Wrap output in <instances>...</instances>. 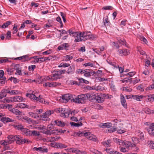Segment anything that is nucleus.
I'll return each instance as SVG.
<instances>
[{"mask_svg":"<svg viewBox=\"0 0 154 154\" xmlns=\"http://www.w3.org/2000/svg\"><path fill=\"white\" fill-rule=\"evenodd\" d=\"M43 86L45 87H53V86H52V82H47L45 83L43 85Z\"/></svg>","mask_w":154,"mask_h":154,"instance_id":"obj_62","label":"nucleus"},{"mask_svg":"<svg viewBox=\"0 0 154 154\" xmlns=\"http://www.w3.org/2000/svg\"><path fill=\"white\" fill-rule=\"evenodd\" d=\"M70 124L71 126L77 127L82 126L83 125L82 123L81 122L79 123H76L75 122H71L70 123Z\"/></svg>","mask_w":154,"mask_h":154,"instance_id":"obj_35","label":"nucleus"},{"mask_svg":"<svg viewBox=\"0 0 154 154\" xmlns=\"http://www.w3.org/2000/svg\"><path fill=\"white\" fill-rule=\"evenodd\" d=\"M2 145L6 146L8 144L11 143V142L9 141L8 140H2Z\"/></svg>","mask_w":154,"mask_h":154,"instance_id":"obj_52","label":"nucleus"},{"mask_svg":"<svg viewBox=\"0 0 154 154\" xmlns=\"http://www.w3.org/2000/svg\"><path fill=\"white\" fill-rule=\"evenodd\" d=\"M85 71L81 69H78L76 71V73L77 74H83L84 73Z\"/></svg>","mask_w":154,"mask_h":154,"instance_id":"obj_64","label":"nucleus"},{"mask_svg":"<svg viewBox=\"0 0 154 154\" xmlns=\"http://www.w3.org/2000/svg\"><path fill=\"white\" fill-rule=\"evenodd\" d=\"M135 74L136 72H131L127 74H125L124 75L127 76L128 77L127 78H128V80L130 82L132 79L131 77L135 75Z\"/></svg>","mask_w":154,"mask_h":154,"instance_id":"obj_19","label":"nucleus"},{"mask_svg":"<svg viewBox=\"0 0 154 154\" xmlns=\"http://www.w3.org/2000/svg\"><path fill=\"white\" fill-rule=\"evenodd\" d=\"M113 9V8L111 6H107L103 7L102 9L104 10H112Z\"/></svg>","mask_w":154,"mask_h":154,"instance_id":"obj_51","label":"nucleus"},{"mask_svg":"<svg viewBox=\"0 0 154 154\" xmlns=\"http://www.w3.org/2000/svg\"><path fill=\"white\" fill-rule=\"evenodd\" d=\"M72 152H74L76 154H85L86 153V152L85 151H82L75 148H73Z\"/></svg>","mask_w":154,"mask_h":154,"instance_id":"obj_25","label":"nucleus"},{"mask_svg":"<svg viewBox=\"0 0 154 154\" xmlns=\"http://www.w3.org/2000/svg\"><path fill=\"white\" fill-rule=\"evenodd\" d=\"M67 147V146L66 145L60 143H57V148L63 149L66 148Z\"/></svg>","mask_w":154,"mask_h":154,"instance_id":"obj_33","label":"nucleus"},{"mask_svg":"<svg viewBox=\"0 0 154 154\" xmlns=\"http://www.w3.org/2000/svg\"><path fill=\"white\" fill-rule=\"evenodd\" d=\"M51 72L53 74L52 75L53 77H54L55 80L60 78V76L61 75V73L60 70H54L53 71H52Z\"/></svg>","mask_w":154,"mask_h":154,"instance_id":"obj_9","label":"nucleus"},{"mask_svg":"<svg viewBox=\"0 0 154 154\" xmlns=\"http://www.w3.org/2000/svg\"><path fill=\"white\" fill-rule=\"evenodd\" d=\"M119 42L120 44H121L122 45L125 46L126 47L128 48L129 47L128 44L127 43V42L124 39H120V40H119Z\"/></svg>","mask_w":154,"mask_h":154,"instance_id":"obj_31","label":"nucleus"},{"mask_svg":"<svg viewBox=\"0 0 154 154\" xmlns=\"http://www.w3.org/2000/svg\"><path fill=\"white\" fill-rule=\"evenodd\" d=\"M94 37L91 32H81L79 34L78 36H77L74 40L75 42L81 41H84L88 39H93Z\"/></svg>","mask_w":154,"mask_h":154,"instance_id":"obj_1","label":"nucleus"},{"mask_svg":"<svg viewBox=\"0 0 154 154\" xmlns=\"http://www.w3.org/2000/svg\"><path fill=\"white\" fill-rule=\"evenodd\" d=\"M148 145L151 149H154V142L152 140L148 141Z\"/></svg>","mask_w":154,"mask_h":154,"instance_id":"obj_43","label":"nucleus"},{"mask_svg":"<svg viewBox=\"0 0 154 154\" xmlns=\"http://www.w3.org/2000/svg\"><path fill=\"white\" fill-rule=\"evenodd\" d=\"M18 106L21 108H29V106L28 105L24 103L18 104Z\"/></svg>","mask_w":154,"mask_h":154,"instance_id":"obj_41","label":"nucleus"},{"mask_svg":"<svg viewBox=\"0 0 154 154\" xmlns=\"http://www.w3.org/2000/svg\"><path fill=\"white\" fill-rule=\"evenodd\" d=\"M50 80L52 81L55 80V79H54V77H53L52 75H49L48 76L44 77L43 79H42V82H43L44 81Z\"/></svg>","mask_w":154,"mask_h":154,"instance_id":"obj_23","label":"nucleus"},{"mask_svg":"<svg viewBox=\"0 0 154 154\" xmlns=\"http://www.w3.org/2000/svg\"><path fill=\"white\" fill-rule=\"evenodd\" d=\"M120 151L123 152H128L129 149H127L126 147H119Z\"/></svg>","mask_w":154,"mask_h":154,"instance_id":"obj_57","label":"nucleus"},{"mask_svg":"<svg viewBox=\"0 0 154 154\" xmlns=\"http://www.w3.org/2000/svg\"><path fill=\"white\" fill-rule=\"evenodd\" d=\"M102 87L100 85L96 86V85L94 87V89L96 91H102L103 90Z\"/></svg>","mask_w":154,"mask_h":154,"instance_id":"obj_54","label":"nucleus"},{"mask_svg":"<svg viewBox=\"0 0 154 154\" xmlns=\"http://www.w3.org/2000/svg\"><path fill=\"white\" fill-rule=\"evenodd\" d=\"M16 136V135H11L8 136L7 138L9 140L8 141L11 142H11H14V141H15Z\"/></svg>","mask_w":154,"mask_h":154,"instance_id":"obj_30","label":"nucleus"},{"mask_svg":"<svg viewBox=\"0 0 154 154\" xmlns=\"http://www.w3.org/2000/svg\"><path fill=\"white\" fill-rule=\"evenodd\" d=\"M54 122L58 126L63 127L65 126V123L62 121L57 120L55 121Z\"/></svg>","mask_w":154,"mask_h":154,"instance_id":"obj_29","label":"nucleus"},{"mask_svg":"<svg viewBox=\"0 0 154 154\" xmlns=\"http://www.w3.org/2000/svg\"><path fill=\"white\" fill-rule=\"evenodd\" d=\"M143 111L146 114H154V110H151L148 108H145Z\"/></svg>","mask_w":154,"mask_h":154,"instance_id":"obj_27","label":"nucleus"},{"mask_svg":"<svg viewBox=\"0 0 154 154\" xmlns=\"http://www.w3.org/2000/svg\"><path fill=\"white\" fill-rule=\"evenodd\" d=\"M36 101L42 103H45V101L44 100L43 98L41 97L40 95L37 96V99H36Z\"/></svg>","mask_w":154,"mask_h":154,"instance_id":"obj_40","label":"nucleus"},{"mask_svg":"<svg viewBox=\"0 0 154 154\" xmlns=\"http://www.w3.org/2000/svg\"><path fill=\"white\" fill-rule=\"evenodd\" d=\"M22 61L25 62L27 61L29 59V56L28 55H24L22 56Z\"/></svg>","mask_w":154,"mask_h":154,"instance_id":"obj_46","label":"nucleus"},{"mask_svg":"<svg viewBox=\"0 0 154 154\" xmlns=\"http://www.w3.org/2000/svg\"><path fill=\"white\" fill-rule=\"evenodd\" d=\"M17 66H19V65H16L15 66V69L16 70L17 72L18 75H22L21 71V69H19L18 68H17Z\"/></svg>","mask_w":154,"mask_h":154,"instance_id":"obj_49","label":"nucleus"},{"mask_svg":"<svg viewBox=\"0 0 154 154\" xmlns=\"http://www.w3.org/2000/svg\"><path fill=\"white\" fill-rule=\"evenodd\" d=\"M110 143V140H107V141H104L102 143V144L106 147H109L111 145Z\"/></svg>","mask_w":154,"mask_h":154,"instance_id":"obj_38","label":"nucleus"},{"mask_svg":"<svg viewBox=\"0 0 154 154\" xmlns=\"http://www.w3.org/2000/svg\"><path fill=\"white\" fill-rule=\"evenodd\" d=\"M54 113V111L53 110H48L43 114L42 117L43 118H46V120L48 121L50 120V119L48 118V117L52 114H53Z\"/></svg>","mask_w":154,"mask_h":154,"instance_id":"obj_8","label":"nucleus"},{"mask_svg":"<svg viewBox=\"0 0 154 154\" xmlns=\"http://www.w3.org/2000/svg\"><path fill=\"white\" fill-rule=\"evenodd\" d=\"M28 114L30 117L34 119H36L37 117H38V116L36 113L32 112H29Z\"/></svg>","mask_w":154,"mask_h":154,"instance_id":"obj_36","label":"nucleus"},{"mask_svg":"<svg viewBox=\"0 0 154 154\" xmlns=\"http://www.w3.org/2000/svg\"><path fill=\"white\" fill-rule=\"evenodd\" d=\"M33 150L42 152H48V149L47 148H43L41 147L37 148L35 147L33 148Z\"/></svg>","mask_w":154,"mask_h":154,"instance_id":"obj_20","label":"nucleus"},{"mask_svg":"<svg viewBox=\"0 0 154 154\" xmlns=\"http://www.w3.org/2000/svg\"><path fill=\"white\" fill-rule=\"evenodd\" d=\"M73 58V57L69 55H67L64 57V60L65 61H69Z\"/></svg>","mask_w":154,"mask_h":154,"instance_id":"obj_42","label":"nucleus"},{"mask_svg":"<svg viewBox=\"0 0 154 154\" xmlns=\"http://www.w3.org/2000/svg\"><path fill=\"white\" fill-rule=\"evenodd\" d=\"M11 23V22L9 21H8L6 23L3 24V25L2 26V27L3 28H5L8 26Z\"/></svg>","mask_w":154,"mask_h":154,"instance_id":"obj_50","label":"nucleus"},{"mask_svg":"<svg viewBox=\"0 0 154 154\" xmlns=\"http://www.w3.org/2000/svg\"><path fill=\"white\" fill-rule=\"evenodd\" d=\"M1 120L2 122L5 123V122H12L14 121V119H11L8 117H3L1 119Z\"/></svg>","mask_w":154,"mask_h":154,"instance_id":"obj_17","label":"nucleus"},{"mask_svg":"<svg viewBox=\"0 0 154 154\" xmlns=\"http://www.w3.org/2000/svg\"><path fill=\"white\" fill-rule=\"evenodd\" d=\"M96 100L99 103H102L103 101V98H101L100 97H99L97 95V98Z\"/></svg>","mask_w":154,"mask_h":154,"instance_id":"obj_48","label":"nucleus"},{"mask_svg":"<svg viewBox=\"0 0 154 154\" xmlns=\"http://www.w3.org/2000/svg\"><path fill=\"white\" fill-rule=\"evenodd\" d=\"M83 66L85 67H87L89 66L90 67H93L94 66V64L90 62H88L83 64Z\"/></svg>","mask_w":154,"mask_h":154,"instance_id":"obj_44","label":"nucleus"},{"mask_svg":"<svg viewBox=\"0 0 154 154\" xmlns=\"http://www.w3.org/2000/svg\"><path fill=\"white\" fill-rule=\"evenodd\" d=\"M31 136H32V135L35 136H37L39 135V132L36 131H31Z\"/></svg>","mask_w":154,"mask_h":154,"instance_id":"obj_53","label":"nucleus"},{"mask_svg":"<svg viewBox=\"0 0 154 154\" xmlns=\"http://www.w3.org/2000/svg\"><path fill=\"white\" fill-rule=\"evenodd\" d=\"M15 141L17 144L19 145H21L26 143H28L30 142L26 139H23L21 136L20 135H16Z\"/></svg>","mask_w":154,"mask_h":154,"instance_id":"obj_6","label":"nucleus"},{"mask_svg":"<svg viewBox=\"0 0 154 154\" xmlns=\"http://www.w3.org/2000/svg\"><path fill=\"white\" fill-rule=\"evenodd\" d=\"M84 136L90 140H92L96 142L97 140V138L95 135L91 134L90 132H86L84 134Z\"/></svg>","mask_w":154,"mask_h":154,"instance_id":"obj_7","label":"nucleus"},{"mask_svg":"<svg viewBox=\"0 0 154 154\" xmlns=\"http://www.w3.org/2000/svg\"><path fill=\"white\" fill-rule=\"evenodd\" d=\"M14 127L16 129H17L18 130H21L22 131L23 129H24V128L22 125L20 124L18 125H14Z\"/></svg>","mask_w":154,"mask_h":154,"instance_id":"obj_39","label":"nucleus"},{"mask_svg":"<svg viewBox=\"0 0 154 154\" xmlns=\"http://www.w3.org/2000/svg\"><path fill=\"white\" fill-rule=\"evenodd\" d=\"M87 99L86 94L78 95L77 97L73 99V102L78 103L84 104Z\"/></svg>","mask_w":154,"mask_h":154,"instance_id":"obj_3","label":"nucleus"},{"mask_svg":"<svg viewBox=\"0 0 154 154\" xmlns=\"http://www.w3.org/2000/svg\"><path fill=\"white\" fill-rule=\"evenodd\" d=\"M33 93H34V92H33ZM37 94H38L37 93H32L31 94L26 93V97L29 98L31 100L35 101L36 100V99H37Z\"/></svg>","mask_w":154,"mask_h":154,"instance_id":"obj_10","label":"nucleus"},{"mask_svg":"<svg viewBox=\"0 0 154 154\" xmlns=\"http://www.w3.org/2000/svg\"><path fill=\"white\" fill-rule=\"evenodd\" d=\"M68 47V45L67 44L64 43L59 46L57 48V49L58 50H62L64 49H65L67 50V48Z\"/></svg>","mask_w":154,"mask_h":154,"instance_id":"obj_22","label":"nucleus"},{"mask_svg":"<svg viewBox=\"0 0 154 154\" xmlns=\"http://www.w3.org/2000/svg\"><path fill=\"white\" fill-rule=\"evenodd\" d=\"M60 138V137H48L46 138H45V140L47 142H53L57 141Z\"/></svg>","mask_w":154,"mask_h":154,"instance_id":"obj_15","label":"nucleus"},{"mask_svg":"<svg viewBox=\"0 0 154 154\" xmlns=\"http://www.w3.org/2000/svg\"><path fill=\"white\" fill-rule=\"evenodd\" d=\"M57 129L55 128L53 129H49L46 131H44V133L47 135H51L52 134H57Z\"/></svg>","mask_w":154,"mask_h":154,"instance_id":"obj_12","label":"nucleus"},{"mask_svg":"<svg viewBox=\"0 0 154 154\" xmlns=\"http://www.w3.org/2000/svg\"><path fill=\"white\" fill-rule=\"evenodd\" d=\"M121 102L122 105L125 108H127V105L125 98L122 94H121Z\"/></svg>","mask_w":154,"mask_h":154,"instance_id":"obj_16","label":"nucleus"},{"mask_svg":"<svg viewBox=\"0 0 154 154\" xmlns=\"http://www.w3.org/2000/svg\"><path fill=\"white\" fill-rule=\"evenodd\" d=\"M107 62L109 64L113 66H114V69H117L118 68V67L117 66H115L114 65V63H112V62L110 60H106Z\"/></svg>","mask_w":154,"mask_h":154,"instance_id":"obj_56","label":"nucleus"},{"mask_svg":"<svg viewBox=\"0 0 154 154\" xmlns=\"http://www.w3.org/2000/svg\"><path fill=\"white\" fill-rule=\"evenodd\" d=\"M77 79L80 83H84L87 84L89 83V82L88 81L82 78H77Z\"/></svg>","mask_w":154,"mask_h":154,"instance_id":"obj_37","label":"nucleus"},{"mask_svg":"<svg viewBox=\"0 0 154 154\" xmlns=\"http://www.w3.org/2000/svg\"><path fill=\"white\" fill-rule=\"evenodd\" d=\"M75 71V69L73 66H70L67 70L66 72L69 74L71 75L73 74Z\"/></svg>","mask_w":154,"mask_h":154,"instance_id":"obj_21","label":"nucleus"},{"mask_svg":"<svg viewBox=\"0 0 154 154\" xmlns=\"http://www.w3.org/2000/svg\"><path fill=\"white\" fill-rule=\"evenodd\" d=\"M70 114V111L67 109L65 112L63 114H60V116L65 118H68Z\"/></svg>","mask_w":154,"mask_h":154,"instance_id":"obj_32","label":"nucleus"},{"mask_svg":"<svg viewBox=\"0 0 154 154\" xmlns=\"http://www.w3.org/2000/svg\"><path fill=\"white\" fill-rule=\"evenodd\" d=\"M87 99H89L91 101H93L94 100H96L97 95L94 94H86Z\"/></svg>","mask_w":154,"mask_h":154,"instance_id":"obj_13","label":"nucleus"},{"mask_svg":"<svg viewBox=\"0 0 154 154\" xmlns=\"http://www.w3.org/2000/svg\"><path fill=\"white\" fill-rule=\"evenodd\" d=\"M25 99L23 98L21 96H16L10 98L9 99L7 100V101L8 103H9L10 101L13 102H24L25 101Z\"/></svg>","mask_w":154,"mask_h":154,"instance_id":"obj_5","label":"nucleus"},{"mask_svg":"<svg viewBox=\"0 0 154 154\" xmlns=\"http://www.w3.org/2000/svg\"><path fill=\"white\" fill-rule=\"evenodd\" d=\"M21 92L17 90H11L10 92V94L12 95H15L20 94Z\"/></svg>","mask_w":154,"mask_h":154,"instance_id":"obj_34","label":"nucleus"},{"mask_svg":"<svg viewBox=\"0 0 154 154\" xmlns=\"http://www.w3.org/2000/svg\"><path fill=\"white\" fill-rule=\"evenodd\" d=\"M59 111L60 112V114H63L66 111L67 109H66L63 108H60L59 109Z\"/></svg>","mask_w":154,"mask_h":154,"instance_id":"obj_60","label":"nucleus"},{"mask_svg":"<svg viewBox=\"0 0 154 154\" xmlns=\"http://www.w3.org/2000/svg\"><path fill=\"white\" fill-rule=\"evenodd\" d=\"M74 98L72 97V96L71 94H66L62 95L60 100L63 103H66L69 101L73 102L72 100Z\"/></svg>","mask_w":154,"mask_h":154,"instance_id":"obj_4","label":"nucleus"},{"mask_svg":"<svg viewBox=\"0 0 154 154\" xmlns=\"http://www.w3.org/2000/svg\"><path fill=\"white\" fill-rule=\"evenodd\" d=\"M6 78L5 77H3V78L0 79V85L5 84V80Z\"/></svg>","mask_w":154,"mask_h":154,"instance_id":"obj_58","label":"nucleus"},{"mask_svg":"<svg viewBox=\"0 0 154 154\" xmlns=\"http://www.w3.org/2000/svg\"><path fill=\"white\" fill-rule=\"evenodd\" d=\"M144 96L142 95H132V97L134 100L137 101H140V100L142 99Z\"/></svg>","mask_w":154,"mask_h":154,"instance_id":"obj_24","label":"nucleus"},{"mask_svg":"<svg viewBox=\"0 0 154 154\" xmlns=\"http://www.w3.org/2000/svg\"><path fill=\"white\" fill-rule=\"evenodd\" d=\"M123 56L127 55L130 54L129 50L127 49H123Z\"/></svg>","mask_w":154,"mask_h":154,"instance_id":"obj_47","label":"nucleus"},{"mask_svg":"<svg viewBox=\"0 0 154 154\" xmlns=\"http://www.w3.org/2000/svg\"><path fill=\"white\" fill-rule=\"evenodd\" d=\"M104 128H109L111 127L112 126V124L110 122H106L103 123Z\"/></svg>","mask_w":154,"mask_h":154,"instance_id":"obj_45","label":"nucleus"},{"mask_svg":"<svg viewBox=\"0 0 154 154\" xmlns=\"http://www.w3.org/2000/svg\"><path fill=\"white\" fill-rule=\"evenodd\" d=\"M108 154H122L118 152L115 151L111 149H107L106 150Z\"/></svg>","mask_w":154,"mask_h":154,"instance_id":"obj_18","label":"nucleus"},{"mask_svg":"<svg viewBox=\"0 0 154 154\" xmlns=\"http://www.w3.org/2000/svg\"><path fill=\"white\" fill-rule=\"evenodd\" d=\"M59 32H60V35L61 36L62 35L67 34V32L64 29H61V30H57Z\"/></svg>","mask_w":154,"mask_h":154,"instance_id":"obj_61","label":"nucleus"},{"mask_svg":"<svg viewBox=\"0 0 154 154\" xmlns=\"http://www.w3.org/2000/svg\"><path fill=\"white\" fill-rule=\"evenodd\" d=\"M113 140L118 144L126 147L127 149H131L136 146L134 144H132L129 141L122 140L116 138H114Z\"/></svg>","mask_w":154,"mask_h":154,"instance_id":"obj_2","label":"nucleus"},{"mask_svg":"<svg viewBox=\"0 0 154 154\" xmlns=\"http://www.w3.org/2000/svg\"><path fill=\"white\" fill-rule=\"evenodd\" d=\"M43 57H38L35 60V62L38 63H42L43 62Z\"/></svg>","mask_w":154,"mask_h":154,"instance_id":"obj_59","label":"nucleus"},{"mask_svg":"<svg viewBox=\"0 0 154 154\" xmlns=\"http://www.w3.org/2000/svg\"><path fill=\"white\" fill-rule=\"evenodd\" d=\"M103 22L104 25H105L106 24L107 26L109 24V23L107 18H106L105 19H103Z\"/></svg>","mask_w":154,"mask_h":154,"instance_id":"obj_63","label":"nucleus"},{"mask_svg":"<svg viewBox=\"0 0 154 154\" xmlns=\"http://www.w3.org/2000/svg\"><path fill=\"white\" fill-rule=\"evenodd\" d=\"M22 132H23V134L26 136H31V131L29 130L28 129L24 128V129H23Z\"/></svg>","mask_w":154,"mask_h":154,"instance_id":"obj_26","label":"nucleus"},{"mask_svg":"<svg viewBox=\"0 0 154 154\" xmlns=\"http://www.w3.org/2000/svg\"><path fill=\"white\" fill-rule=\"evenodd\" d=\"M147 131L150 135L154 136V123L151 125Z\"/></svg>","mask_w":154,"mask_h":154,"instance_id":"obj_14","label":"nucleus"},{"mask_svg":"<svg viewBox=\"0 0 154 154\" xmlns=\"http://www.w3.org/2000/svg\"><path fill=\"white\" fill-rule=\"evenodd\" d=\"M12 106L11 105H8V109L9 111L11 112H12L15 115H20L21 113V112L17 109L10 107V106Z\"/></svg>","mask_w":154,"mask_h":154,"instance_id":"obj_11","label":"nucleus"},{"mask_svg":"<svg viewBox=\"0 0 154 154\" xmlns=\"http://www.w3.org/2000/svg\"><path fill=\"white\" fill-rule=\"evenodd\" d=\"M69 35L71 36H73L74 37H76L77 36H78V35L79 33L78 32H74L72 31V30L69 29L68 31Z\"/></svg>","mask_w":154,"mask_h":154,"instance_id":"obj_28","label":"nucleus"},{"mask_svg":"<svg viewBox=\"0 0 154 154\" xmlns=\"http://www.w3.org/2000/svg\"><path fill=\"white\" fill-rule=\"evenodd\" d=\"M36 68V66L35 65H32L28 67L29 70L30 71H33L34 69Z\"/></svg>","mask_w":154,"mask_h":154,"instance_id":"obj_55","label":"nucleus"}]
</instances>
